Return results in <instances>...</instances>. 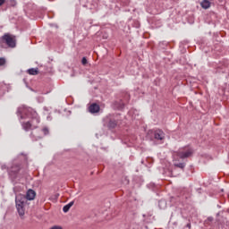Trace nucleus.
Wrapping results in <instances>:
<instances>
[{"instance_id":"f257e3e1","label":"nucleus","mask_w":229,"mask_h":229,"mask_svg":"<svg viewBox=\"0 0 229 229\" xmlns=\"http://www.w3.org/2000/svg\"><path fill=\"white\" fill-rule=\"evenodd\" d=\"M21 112L22 114L21 115V119H31L30 121L22 123V128L25 130V131H30V130H35L38 128V124L40 123V117H38V114H37L31 108H24Z\"/></svg>"},{"instance_id":"f03ea898","label":"nucleus","mask_w":229,"mask_h":229,"mask_svg":"<svg viewBox=\"0 0 229 229\" xmlns=\"http://www.w3.org/2000/svg\"><path fill=\"white\" fill-rule=\"evenodd\" d=\"M15 203H16V208L17 212L20 216V217H24V214H26V206L28 205V200L26 199V196L23 194H18L15 197Z\"/></svg>"},{"instance_id":"7ed1b4c3","label":"nucleus","mask_w":229,"mask_h":229,"mask_svg":"<svg viewBox=\"0 0 229 229\" xmlns=\"http://www.w3.org/2000/svg\"><path fill=\"white\" fill-rule=\"evenodd\" d=\"M21 171H22V166H21V164L13 163L12 166L8 169V174L11 180H17V178H19Z\"/></svg>"},{"instance_id":"20e7f679","label":"nucleus","mask_w":229,"mask_h":229,"mask_svg":"<svg viewBox=\"0 0 229 229\" xmlns=\"http://www.w3.org/2000/svg\"><path fill=\"white\" fill-rule=\"evenodd\" d=\"M0 44H6L8 47H15L17 46V39H15V36L10 34H4L0 38Z\"/></svg>"},{"instance_id":"39448f33","label":"nucleus","mask_w":229,"mask_h":229,"mask_svg":"<svg viewBox=\"0 0 229 229\" xmlns=\"http://www.w3.org/2000/svg\"><path fill=\"white\" fill-rule=\"evenodd\" d=\"M194 154V149H192L191 148H184L183 149H180L177 152V157H179V158H189V157H192V155Z\"/></svg>"},{"instance_id":"423d86ee","label":"nucleus","mask_w":229,"mask_h":229,"mask_svg":"<svg viewBox=\"0 0 229 229\" xmlns=\"http://www.w3.org/2000/svg\"><path fill=\"white\" fill-rule=\"evenodd\" d=\"M154 139L156 140H164L165 139V133L162 130H157L154 131Z\"/></svg>"},{"instance_id":"0eeeda50","label":"nucleus","mask_w":229,"mask_h":229,"mask_svg":"<svg viewBox=\"0 0 229 229\" xmlns=\"http://www.w3.org/2000/svg\"><path fill=\"white\" fill-rule=\"evenodd\" d=\"M24 196L27 201H33V199H35L37 196V192H35V191H33L32 189H30Z\"/></svg>"},{"instance_id":"6e6552de","label":"nucleus","mask_w":229,"mask_h":229,"mask_svg":"<svg viewBox=\"0 0 229 229\" xmlns=\"http://www.w3.org/2000/svg\"><path fill=\"white\" fill-rule=\"evenodd\" d=\"M99 110H101V107L96 103H93L89 106V112L90 114H98Z\"/></svg>"},{"instance_id":"1a4fd4ad","label":"nucleus","mask_w":229,"mask_h":229,"mask_svg":"<svg viewBox=\"0 0 229 229\" xmlns=\"http://www.w3.org/2000/svg\"><path fill=\"white\" fill-rule=\"evenodd\" d=\"M114 107L117 110H123L124 108V102L123 100H118L114 103Z\"/></svg>"},{"instance_id":"9d476101","label":"nucleus","mask_w":229,"mask_h":229,"mask_svg":"<svg viewBox=\"0 0 229 229\" xmlns=\"http://www.w3.org/2000/svg\"><path fill=\"white\" fill-rule=\"evenodd\" d=\"M27 72L28 74H30V76H37V74H38V68H30Z\"/></svg>"},{"instance_id":"9b49d317","label":"nucleus","mask_w":229,"mask_h":229,"mask_svg":"<svg viewBox=\"0 0 229 229\" xmlns=\"http://www.w3.org/2000/svg\"><path fill=\"white\" fill-rule=\"evenodd\" d=\"M200 5L202 8H204V10H208V7L210 6V1L208 0H203L201 3H200Z\"/></svg>"},{"instance_id":"f8f14e48","label":"nucleus","mask_w":229,"mask_h":229,"mask_svg":"<svg viewBox=\"0 0 229 229\" xmlns=\"http://www.w3.org/2000/svg\"><path fill=\"white\" fill-rule=\"evenodd\" d=\"M72 205H74V200H72L70 203H68L67 205H65L63 208V212L67 213L69 210H71V207H72Z\"/></svg>"},{"instance_id":"ddd939ff","label":"nucleus","mask_w":229,"mask_h":229,"mask_svg":"<svg viewBox=\"0 0 229 229\" xmlns=\"http://www.w3.org/2000/svg\"><path fill=\"white\" fill-rule=\"evenodd\" d=\"M107 126H108V128H112V129L116 128L117 127V122L114 119H110L108 123H107Z\"/></svg>"},{"instance_id":"4468645a","label":"nucleus","mask_w":229,"mask_h":229,"mask_svg":"<svg viewBox=\"0 0 229 229\" xmlns=\"http://www.w3.org/2000/svg\"><path fill=\"white\" fill-rule=\"evenodd\" d=\"M59 197H60V194L59 193H55V194L52 195L49 198V199H50V201L56 202Z\"/></svg>"},{"instance_id":"2eb2a0df","label":"nucleus","mask_w":229,"mask_h":229,"mask_svg":"<svg viewBox=\"0 0 229 229\" xmlns=\"http://www.w3.org/2000/svg\"><path fill=\"white\" fill-rule=\"evenodd\" d=\"M175 167H179L180 169H184L185 167V163H178V164H174Z\"/></svg>"},{"instance_id":"dca6fc26","label":"nucleus","mask_w":229,"mask_h":229,"mask_svg":"<svg viewBox=\"0 0 229 229\" xmlns=\"http://www.w3.org/2000/svg\"><path fill=\"white\" fill-rule=\"evenodd\" d=\"M42 131H43L44 135H49V129L47 127H44L42 129Z\"/></svg>"},{"instance_id":"f3484780","label":"nucleus","mask_w":229,"mask_h":229,"mask_svg":"<svg viewBox=\"0 0 229 229\" xmlns=\"http://www.w3.org/2000/svg\"><path fill=\"white\" fill-rule=\"evenodd\" d=\"M6 64V59L0 57V65H4Z\"/></svg>"},{"instance_id":"a211bd4d","label":"nucleus","mask_w":229,"mask_h":229,"mask_svg":"<svg viewBox=\"0 0 229 229\" xmlns=\"http://www.w3.org/2000/svg\"><path fill=\"white\" fill-rule=\"evenodd\" d=\"M81 64H82V65H87V64H88L87 57L82 58Z\"/></svg>"},{"instance_id":"6ab92c4d","label":"nucleus","mask_w":229,"mask_h":229,"mask_svg":"<svg viewBox=\"0 0 229 229\" xmlns=\"http://www.w3.org/2000/svg\"><path fill=\"white\" fill-rule=\"evenodd\" d=\"M50 229H64V228L60 225H54Z\"/></svg>"},{"instance_id":"aec40b11","label":"nucleus","mask_w":229,"mask_h":229,"mask_svg":"<svg viewBox=\"0 0 229 229\" xmlns=\"http://www.w3.org/2000/svg\"><path fill=\"white\" fill-rule=\"evenodd\" d=\"M2 169H7V171L10 169V168H8V166H6V165H2Z\"/></svg>"},{"instance_id":"412c9836","label":"nucleus","mask_w":229,"mask_h":229,"mask_svg":"<svg viewBox=\"0 0 229 229\" xmlns=\"http://www.w3.org/2000/svg\"><path fill=\"white\" fill-rule=\"evenodd\" d=\"M6 0H0V6H3V4L5 3Z\"/></svg>"},{"instance_id":"4be33fe9","label":"nucleus","mask_w":229,"mask_h":229,"mask_svg":"<svg viewBox=\"0 0 229 229\" xmlns=\"http://www.w3.org/2000/svg\"><path fill=\"white\" fill-rule=\"evenodd\" d=\"M208 221H214V218H212V217H208Z\"/></svg>"},{"instance_id":"5701e85b","label":"nucleus","mask_w":229,"mask_h":229,"mask_svg":"<svg viewBox=\"0 0 229 229\" xmlns=\"http://www.w3.org/2000/svg\"><path fill=\"white\" fill-rule=\"evenodd\" d=\"M188 226L190 227V226H191V225H190V224H188Z\"/></svg>"},{"instance_id":"b1692460","label":"nucleus","mask_w":229,"mask_h":229,"mask_svg":"<svg viewBox=\"0 0 229 229\" xmlns=\"http://www.w3.org/2000/svg\"><path fill=\"white\" fill-rule=\"evenodd\" d=\"M38 139H42V137H38Z\"/></svg>"},{"instance_id":"393cba45","label":"nucleus","mask_w":229,"mask_h":229,"mask_svg":"<svg viewBox=\"0 0 229 229\" xmlns=\"http://www.w3.org/2000/svg\"><path fill=\"white\" fill-rule=\"evenodd\" d=\"M31 136L33 137V133H31Z\"/></svg>"}]
</instances>
